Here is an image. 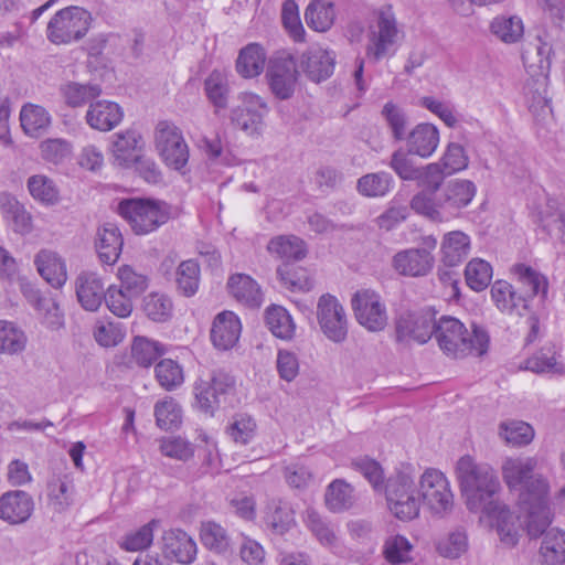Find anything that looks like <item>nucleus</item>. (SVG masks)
Instances as JSON below:
<instances>
[{
    "mask_svg": "<svg viewBox=\"0 0 565 565\" xmlns=\"http://www.w3.org/2000/svg\"><path fill=\"white\" fill-rule=\"evenodd\" d=\"M537 460L533 457H508L501 466V475L510 491H519V508L524 527L532 537L542 535L551 524L548 507L550 484L535 473Z\"/></svg>",
    "mask_w": 565,
    "mask_h": 565,
    "instance_id": "f257e3e1",
    "label": "nucleus"
},
{
    "mask_svg": "<svg viewBox=\"0 0 565 565\" xmlns=\"http://www.w3.org/2000/svg\"><path fill=\"white\" fill-rule=\"evenodd\" d=\"M501 489L493 468L487 463L477 465L471 457H461V491L467 494V508L470 511L487 512L488 505L502 503L493 495Z\"/></svg>",
    "mask_w": 565,
    "mask_h": 565,
    "instance_id": "f03ea898",
    "label": "nucleus"
},
{
    "mask_svg": "<svg viewBox=\"0 0 565 565\" xmlns=\"http://www.w3.org/2000/svg\"><path fill=\"white\" fill-rule=\"evenodd\" d=\"M92 13L79 6H68L56 11L49 20L45 35L54 45H71L82 41L93 24Z\"/></svg>",
    "mask_w": 565,
    "mask_h": 565,
    "instance_id": "7ed1b4c3",
    "label": "nucleus"
},
{
    "mask_svg": "<svg viewBox=\"0 0 565 565\" xmlns=\"http://www.w3.org/2000/svg\"><path fill=\"white\" fill-rule=\"evenodd\" d=\"M388 511L399 521L408 522L419 516L420 498L415 478L405 471L390 477L385 484Z\"/></svg>",
    "mask_w": 565,
    "mask_h": 565,
    "instance_id": "20e7f679",
    "label": "nucleus"
},
{
    "mask_svg": "<svg viewBox=\"0 0 565 565\" xmlns=\"http://www.w3.org/2000/svg\"><path fill=\"white\" fill-rule=\"evenodd\" d=\"M117 211L137 235L149 234L169 220L167 205L150 199L121 200Z\"/></svg>",
    "mask_w": 565,
    "mask_h": 565,
    "instance_id": "39448f33",
    "label": "nucleus"
},
{
    "mask_svg": "<svg viewBox=\"0 0 565 565\" xmlns=\"http://www.w3.org/2000/svg\"><path fill=\"white\" fill-rule=\"evenodd\" d=\"M401 31L392 7H383L375 13L369 28L366 54L375 61L394 52Z\"/></svg>",
    "mask_w": 565,
    "mask_h": 565,
    "instance_id": "423d86ee",
    "label": "nucleus"
},
{
    "mask_svg": "<svg viewBox=\"0 0 565 565\" xmlns=\"http://www.w3.org/2000/svg\"><path fill=\"white\" fill-rule=\"evenodd\" d=\"M419 498L431 514L445 516L454 508V493L446 476L436 469H427L419 477Z\"/></svg>",
    "mask_w": 565,
    "mask_h": 565,
    "instance_id": "0eeeda50",
    "label": "nucleus"
},
{
    "mask_svg": "<svg viewBox=\"0 0 565 565\" xmlns=\"http://www.w3.org/2000/svg\"><path fill=\"white\" fill-rule=\"evenodd\" d=\"M154 147L161 160L171 169L181 171L189 161V147L182 131L167 120L154 128Z\"/></svg>",
    "mask_w": 565,
    "mask_h": 565,
    "instance_id": "6e6552de",
    "label": "nucleus"
},
{
    "mask_svg": "<svg viewBox=\"0 0 565 565\" xmlns=\"http://www.w3.org/2000/svg\"><path fill=\"white\" fill-rule=\"evenodd\" d=\"M299 72L294 57L287 52H278L269 58L266 79L271 94L286 100L294 96L298 86Z\"/></svg>",
    "mask_w": 565,
    "mask_h": 565,
    "instance_id": "1a4fd4ad",
    "label": "nucleus"
},
{
    "mask_svg": "<svg viewBox=\"0 0 565 565\" xmlns=\"http://www.w3.org/2000/svg\"><path fill=\"white\" fill-rule=\"evenodd\" d=\"M354 317L370 332H380L388 322L386 305L381 295L372 289H361L351 299Z\"/></svg>",
    "mask_w": 565,
    "mask_h": 565,
    "instance_id": "9d476101",
    "label": "nucleus"
},
{
    "mask_svg": "<svg viewBox=\"0 0 565 565\" xmlns=\"http://www.w3.org/2000/svg\"><path fill=\"white\" fill-rule=\"evenodd\" d=\"M317 320L324 337L333 343L348 338V316L339 299L330 294L322 295L317 302Z\"/></svg>",
    "mask_w": 565,
    "mask_h": 565,
    "instance_id": "9b49d317",
    "label": "nucleus"
},
{
    "mask_svg": "<svg viewBox=\"0 0 565 565\" xmlns=\"http://www.w3.org/2000/svg\"><path fill=\"white\" fill-rule=\"evenodd\" d=\"M241 104L232 108L231 122L248 135L259 134L264 118L268 114V105L263 97L252 92L238 94Z\"/></svg>",
    "mask_w": 565,
    "mask_h": 565,
    "instance_id": "f8f14e48",
    "label": "nucleus"
},
{
    "mask_svg": "<svg viewBox=\"0 0 565 565\" xmlns=\"http://www.w3.org/2000/svg\"><path fill=\"white\" fill-rule=\"evenodd\" d=\"M411 207L417 213L434 222H445L459 215V193L451 190L434 202L426 193L416 194Z\"/></svg>",
    "mask_w": 565,
    "mask_h": 565,
    "instance_id": "ddd939ff",
    "label": "nucleus"
},
{
    "mask_svg": "<svg viewBox=\"0 0 565 565\" xmlns=\"http://www.w3.org/2000/svg\"><path fill=\"white\" fill-rule=\"evenodd\" d=\"M459 232L452 231L445 235L440 245L438 278L445 286H450L452 296L459 297Z\"/></svg>",
    "mask_w": 565,
    "mask_h": 565,
    "instance_id": "4468645a",
    "label": "nucleus"
},
{
    "mask_svg": "<svg viewBox=\"0 0 565 565\" xmlns=\"http://www.w3.org/2000/svg\"><path fill=\"white\" fill-rule=\"evenodd\" d=\"M436 324L435 312L427 309L401 316L396 330L399 339H412L424 344L434 334Z\"/></svg>",
    "mask_w": 565,
    "mask_h": 565,
    "instance_id": "2eb2a0df",
    "label": "nucleus"
},
{
    "mask_svg": "<svg viewBox=\"0 0 565 565\" xmlns=\"http://www.w3.org/2000/svg\"><path fill=\"white\" fill-rule=\"evenodd\" d=\"M524 85V97L529 110L536 120H545L552 108L547 97L548 74L529 73Z\"/></svg>",
    "mask_w": 565,
    "mask_h": 565,
    "instance_id": "dca6fc26",
    "label": "nucleus"
},
{
    "mask_svg": "<svg viewBox=\"0 0 565 565\" xmlns=\"http://www.w3.org/2000/svg\"><path fill=\"white\" fill-rule=\"evenodd\" d=\"M242 332V322L238 316L230 310L217 313L212 322L210 332L213 345L221 351L234 348Z\"/></svg>",
    "mask_w": 565,
    "mask_h": 565,
    "instance_id": "f3484780",
    "label": "nucleus"
},
{
    "mask_svg": "<svg viewBox=\"0 0 565 565\" xmlns=\"http://www.w3.org/2000/svg\"><path fill=\"white\" fill-rule=\"evenodd\" d=\"M74 285L76 298L82 308L87 311L98 310L107 294L100 276L94 271H82Z\"/></svg>",
    "mask_w": 565,
    "mask_h": 565,
    "instance_id": "a211bd4d",
    "label": "nucleus"
},
{
    "mask_svg": "<svg viewBox=\"0 0 565 565\" xmlns=\"http://www.w3.org/2000/svg\"><path fill=\"white\" fill-rule=\"evenodd\" d=\"M392 265L403 276H425L434 266V256L425 248H408L398 252L393 257Z\"/></svg>",
    "mask_w": 565,
    "mask_h": 565,
    "instance_id": "6ab92c4d",
    "label": "nucleus"
},
{
    "mask_svg": "<svg viewBox=\"0 0 565 565\" xmlns=\"http://www.w3.org/2000/svg\"><path fill=\"white\" fill-rule=\"evenodd\" d=\"M33 508V499L25 491H8L0 497V520L21 524L31 516Z\"/></svg>",
    "mask_w": 565,
    "mask_h": 565,
    "instance_id": "aec40b11",
    "label": "nucleus"
},
{
    "mask_svg": "<svg viewBox=\"0 0 565 565\" xmlns=\"http://www.w3.org/2000/svg\"><path fill=\"white\" fill-rule=\"evenodd\" d=\"M334 54L319 45L309 47L300 58V66L312 82H322L334 70Z\"/></svg>",
    "mask_w": 565,
    "mask_h": 565,
    "instance_id": "412c9836",
    "label": "nucleus"
},
{
    "mask_svg": "<svg viewBox=\"0 0 565 565\" xmlns=\"http://www.w3.org/2000/svg\"><path fill=\"white\" fill-rule=\"evenodd\" d=\"M0 212L14 233L28 235L32 232V215L11 193H0Z\"/></svg>",
    "mask_w": 565,
    "mask_h": 565,
    "instance_id": "4be33fe9",
    "label": "nucleus"
},
{
    "mask_svg": "<svg viewBox=\"0 0 565 565\" xmlns=\"http://www.w3.org/2000/svg\"><path fill=\"white\" fill-rule=\"evenodd\" d=\"M124 113L117 103L97 100L90 103L86 111L87 125L99 131H110L122 120Z\"/></svg>",
    "mask_w": 565,
    "mask_h": 565,
    "instance_id": "5701e85b",
    "label": "nucleus"
},
{
    "mask_svg": "<svg viewBox=\"0 0 565 565\" xmlns=\"http://www.w3.org/2000/svg\"><path fill=\"white\" fill-rule=\"evenodd\" d=\"M34 265L40 276L52 287L61 288L65 285L66 265L56 252L41 249L34 257Z\"/></svg>",
    "mask_w": 565,
    "mask_h": 565,
    "instance_id": "b1692460",
    "label": "nucleus"
},
{
    "mask_svg": "<svg viewBox=\"0 0 565 565\" xmlns=\"http://www.w3.org/2000/svg\"><path fill=\"white\" fill-rule=\"evenodd\" d=\"M497 529L501 543L507 547H514L519 542V527L515 525V518L504 503H492L484 512Z\"/></svg>",
    "mask_w": 565,
    "mask_h": 565,
    "instance_id": "393cba45",
    "label": "nucleus"
},
{
    "mask_svg": "<svg viewBox=\"0 0 565 565\" xmlns=\"http://www.w3.org/2000/svg\"><path fill=\"white\" fill-rule=\"evenodd\" d=\"M227 288L237 302L248 308H259L264 301L260 286L248 275H232L228 278Z\"/></svg>",
    "mask_w": 565,
    "mask_h": 565,
    "instance_id": "a878e982",
    "label": "nucleus"
},
{
    "mask_svg": "<svg viewBox=\"0 0 565 565\" xmlns=\"http://www.w3.org/2000/svg\"><path fill=\"white\" fill-rule=\"evenodd\" d=\"M141 135L128 129L114 135L111 153L116 164L125 168L132 167L134 162L141 156Z\"/></svg>",
    "mask_w": 565,
    "mask_h": 565,
    "instance_id": "bb28decb",
    "label": "nucleus"
},
{
    "mask_svg": "<svg viewBox=\"0 0 565 565\" xmlns=\"http://www.w3.org/2000/svg\"><path fill=\"white\" fill-rule=\"evenodd\" d=\"M491 299L503 313L522 316L527 310V299L518 295L513 286L507 280H495L490 289Z\"/></svg>",
    "mask_w": 565,
    "mask_h": 565,
    "instance_id": "cd10ccee",
    "label": "nucleus"
},
{
    "mask_svg": "<svg viewBox=\"0 0 565 565\" xmlns=\"http://www.w3.org/2000/svg\"><path fill=\"white\" fill-rule=\"evenodd\" d=\"M122 236L114 223H104L97 231L95 247L99 259L104 264H115L122 248Z\"/></svg>",
    "mask_w": 565,
    "mask_h": 565,
    "instance_id": "c85d7f7f",
    "label": "nucleus"
},
{
    "mask_svg": "<svg viewBox=\"0 0 565 565\" xmlns=\"http://www.w3.org/2000/svg\"><path fill=\"white\" fill-rule=\"evenodd\" d=\"M306 526L310 530L318 542L337 554L344 552V546L338 535L335 527L323 520L313 509H308L303 518Z\"/></svg>",
    "mask_w": 565,
    "mask_h": 565,
    "instance_id": "c756f323",
    "label": "nucleus"
},
{
    "mask_svg": "<svg viewBox=\"0 0 565 565\" xmlns=\"http://www.w3.org/2000/svg\"><path fill=\"white\" fill-rule=\"evenodd\" d=\"M163 550L167 557L181 564H191L196 557V543L181 530H170L163 535Z\"/></svg>",
    "mask_w": 565,
    "mask_h": 565,
    "instance_id": "7c9ffc66",
    "label": "nucleus"
},
{
    "mask_svg": "<svg viewBox=\"0 0 565 565\" xmlns=\"http://www.w3.org/2000/svg\"><path fill=\"white\" fill-rule=\"evenodd\" d=\"M439 145V131L431 124H418L407 137L408 153L427 159L433 156Z\"/></svg>",
    "mask_w": 565,
    "mask_h": 565,
    "instance_id": "2f4dec72",
    "label": "nucleus"
},
{
    "mask_svg": "<svg viewBox=\"0 0 565 565\" xmlns=\"http://www.w3.org/2000/svg\"><path fill=\"white\" fill-rule=\"evenodd\" d=\"M264 522L271 532L282 535L296 524L295 511L287 501L271 499L265 508Z\"/></svg>",
    "mask_w": 565,
    "mask_h": 565,
    "instance_id": "473e14b6",
    "label": "nucleus"
},
{
    "mask_svg": "<svg viewBox=\"0 0 565 565\" xmlns=\"http://www.w3.org/2000/svg\"><path fill=\"white\" fill-rule=\"evenodd\" d=\"M557 358L558 353L555 344L548 343L534 355L526 359L520 369L527 370L536 374L553 373L563 375L565 374V365L559 362Z\"/></svg>",
    "mask_w": 565,
    "mask_h": 565,
    "instance_id": "72a5a7b5",
    "label": "nucleus"
},
{
    "mask_svg": "<svg viewBox=\"0 0 565 565\" xmlns=\"http://www.w3.org/2000/svg\"><path fill=\"white\" fill-rule=\"evenodd\" d=\"M267 252L281 260L297 262L305 258L307 247L305 241L296 235H278L268 242Z\"/></svg>",
    "mask_w": 565,
    "mask_h": 565,
    "instance_id": "f704fd0d",
    "label": "nucleus"
},
{
    "mask_svg": "<svg viewBox=\"0 0 565 565\" xmlns=\"http://www.w3.org/2000/svg\"><path fill=\"white\" fill-rule=\"evenodd\" d=\"M266 51L257 43H249L243 47L236 60V72L244 78L259 76L265 67Z\"/></svg>",
    "mask_w": 565,
    "mask_h": 565,
    "instance_id": "c9c22d12",
    "label": "nucleus"
},
{
    "mask_svg": "<svg viewBox=\"0 0 565 565\" xmlns=\"http://www.w3.org/2000/svg\"><path fill=\"white\" fill-rule=\"evenodd\" d=\"M28 345L25 331L14 321L0 319V354H22Z\"/></svg>",
    "mask_w": 565,
    "mask_h": 565,
    "instance_id": "e433bc0d",
    "label": "nucleus"
},
{
    "mask_svg": "<svg viewBox=\"0 0 565 565\" xmlns=\"http://www.w3.org/2000/svg\"><path fill=\"white\" fill-rule=\"evenodd\" d=\"M265 322L276 338L285 341L294 339L296 333V323L291 315L282 306H269L265 310Z\"/></svg>",
    "mask_w": 565,
    "mask_h": 565,
    "instance_id": "4c0bfd02",
    "label": "nucleus"
},
{
    "mask_svg": "<svg viewBox=\"0 0 565 565\" xmlns=\"http://www.w3.org/2000/svg\"><path fill=\"white\" fill-rule=\"evenodd\" d=\"M532 46V50H526L522 55L527 73L548 74L552 55L551 42L546 36L539 35Z\"/></svg>",
    "mask_w": 565,
    "mask_h": 565,
    "instance_id": "58836bf2",
    "label": "nucleus"
},
{
    "mask_svg": "<svg viewBox=\"0 0 565 565\" xmlns=\"http://www.w3.org/2000/svg\"><path fill=\"white\" fill-rule=\"evenodd\" d=\"M20 121L25 135L38 138L50 127L51 115L42 106L26 104L21 108Z\"/></svg>",
    "mask_w": 565,
    "mask_h": 565,
    "instance_id": "ea45409f",
    "label": "nucleus"
},
{
    "mask_svg": "<svg viewBox=\"0 0 565 565\" xmlns=\"http://www.w3.org/2000/svg\"><path fill=\"white\" fill-rule=\"evenodd\" d=\"M542 534H544L540 547L542 563L545 565H562L565 562V532L551 529Z\"/></svg>",
    "mask_w": 565,
    "mask_h": 565,
    "instance_id": "a19ab883",
    "label": "nucleus"
},
{
    "mask_svg": "<svg viewBox=\"0 0 565 565\" xmlns=\"http://www.w3.org/2000/svg\"><path fill=\"white\" fill-rule=\"evenodd\" d=\"M26 188L32 199L44 206L55 205L60 201V190L55 181L45 174L31 175Z\"/></svg>",
    "mask_w": 565,
    "mask_h": 565,
    "instance_id": "79ce46f5",
    "label": "nucleus"
},
{
    "mask_svg": "<svg viewBox=\"0 0 565 565\" xmlns=\"http://www.w3.org/2000/svg\"><path fill=\"white\" fill-rule=\"evenodd\" d=\"M49 504L54 511L67 510L75 499V487L71 479L65 477L53 478L47 483Z\"/></svg>",
    "mask_w": 565,
    "mask_h": 565,
    "instance_id": "37998d69",
    "label": "nucleus"
},
{
    "mask_svg": "<svg viewBox=\"0 0 565 565\" xmlns=\"http://www.w3.org/2000/svg\"><path fill=\"white\" fill-rule=\"evenodd\" d=\"M490 32L507 44L518 43L524 34V24L518 15H498L490 23Z\"/></svg>",
    "mask_w": 565,
    "mask_h": 565,
    "instance_id": "c03bdc74",
    "label": "nucleus"
},
{
    "mask_svg": "<svg viewBox=\"0 0 565 565\" xmlns=\"http://www.w3.org/2000/svg\"><path fill=\"white\" fill-rule=\"evenodd\" d=\"M324 501L332 512L349 510L355 501L354 490L345 480L335 479L327 487Z\"/></svg>",
    "mask_w": 565,
    "mask_h": 565,
    "instance_id": "a18cd8bd",
    "label": "nucleus"
},
{
    "mask_svg": "<svg viewBox=\"0 0 565 565\" xmlns=\"http://www.w3.org/2000/svg\"><path fill=\"white\" fill-rule=\"evenodd\" d=\"M156 425L163 430H172L180 427L183 412L181 405L171 396L159 399L153 406Z\"/></svg>",
    "mask_w": 565,
    "mask_h": 565,
    "instance_id": "49530a36",
    "label": "nucleus"
},
{
    "mask_svg": "<svg viewBox=\"0 0 565 565\" xmlns=\"http://www.w3.org/2000/svg\"><path fill=\"white\" fill-rule=\"evenodd\" d=\"M434 334L439 348L450 356L456 358L459 345V322L452 317H443L436 324Z\"/></svg>",
    "mask_w": 565,
    "mask_h": 565,
    "instance_id": "de8ad7c7",
    "label": "nucleus"
},
{
    "mask_svg": "<svg viewBox=\"0 0 565 565\" xmlns=\"http://www.w3.org/2000/svg\"><path fill=\"white\" fill-rule=\"evenodd\" d=\"M334 18L333 4L323 0L312 1L305 12L308 26L318 32L328 31L332 26Z\"/></svg>",
    "mask_w": 565,
    "mask_h": 565,
    "instance_id": "09e8293b",
    "label": "nucleus"
},
{
    "mask_svg": "<svg viewBox=\"0 0 565 565\" xmlns=\"http://www.w3.org/2000/svg\"><path fill=\"white\" fill-rule=\"evenodd\" d=\"M220 384L228 385L230 382L225 376H213L211 381L200 379L194 383V396L200 409L205 413H213L218 404L217 385Z\"/></svg>",
    "mask_w": 565,
    "mask_h": 565,
    "instance_id": "8fccbe9b",
    "label": "nucleus"
},
{
    "mask_svg": "<svg viewBox=\"0 0 565 565\" xmlns=\"http://www.w3.org/2000/svg\"><path fill=\"white\" fill-rule=\"evenodd\" d=\"M204 90L215 108H226L230 92L227 74L218 70L212 71L204 81Z\"/></svg>",
    "mask_w": 565,
    "mask_h": 565,
    "instance_id": "3c124183",
    "label": "nucleus"
},
{
    "mask_svg": "<svg viewBox=\"0 0 565 565\" xmlns=\"http://www.w3.org/2000/svg\"><path fill=\"white\" fill-rule=\"evenodd\" d=\"M493 275L492 266L484 259L473 258L465 268V280L467 286L476 291L481 292L488 288Z\"/></svg>",
    "mask_w": 565,
    "mask_h": 565,
    "instance_id": "603ef678",
    "label": "nucleus"
},
{
    "mask_svg": "<svg viewBox=\"0 0 565 565\" xmlns=\"http://www.w3.org/2000/svg\"><path fill=\"white\" fill-rule=\"evenodd\" d=\"M164 353L162 344L146 337H135L131 343V359L142 367H149Z\"/></svg>",
    "mask_w": 565,
    "mask_h": 565,
    "instance_id": "864d4df0",
    "label": "nucleus"
},
{
    "mask_svg": "<svg viewBox=\"0 0 565 565\" xmlns=\"http://www.w3.org/2000/svg\"><path fill=\"white\" fill-rule=\"evenodd\" d=\"M200 274V266L196 260L181 262L175 271L178 290L185 297L194 296L199 290Z\"/></svg>",
    "mask_w": 565,
    "mask_h": 565,
    "instance_id": "5fc2aeb1",
    "label": "nucleus"
},
{
    "mask_svg": "<svg viewBox=\"0 0 565 565\" xmlns=\"http://www.w3.org/2000/svg\"><path fill=\"white\" fill-rule=\"evenodd\" d=\"M463 323L461 322V330ZM466 335H461V353L472 356H482L489 348V334L480 326L475 322L470 323V331L465 330ZM461 334L463 332L461 331Z\"/></svg>",
    "mask_w": 565,
    "mask_h": 565,
    "instance_id": "6e6d98bb",
    "label": "nucleus"
},
{
    "mask_svg": "<svg viewBox=\"0 0 565 565\" xmlns=\"http://www.w3.org/2000/svg\"><path fill=\"white\" fill-rule=\"evenodd\" d=\"M159 526V520H151L141 527L127 533L119 541V546L127 552H138L148 548L153 541V532Z\"/></svg>",
    "mask_w": 565,
    "mask_h": 565,
    "instance_id": "4d7b16f0",
    "label": "nucleus"
},
{
    "mask_svg": "<svg viewBox=\"0 0 565 565\" xmlns=\"http://www.w3.org/2000/svg\"><path fill=\"white\" fill-rule=\"evenodd\" d=\"M65 103L71 107H81L87 102L97 98L102 88L97 84H79L70 82L61 87Z\"/></svg>",
    "mask_w": 565,
    "mask_h": 565,
    "instance_id": "13d9d810",
    "label": "nucleus"
},
{
    "mask_svg": "<svg viewBox=\"0 0 565 565\" xmlns=\"http://www.w3.org/2000/svg\"><path fill=\"white\" fill-rule=\"evenodd\" d=\"M500 437L509 445L525 446L534 438V429L522 420L502 422L499 426Z\"/></svg>",
    "mask_w": 565,
    "mask_h": 565,
    "instance_id": "bf43d9fd",
    "label": "nucleus"
},
{
    "mask_svg": "<svg viewBox=\"0 0 565 565\" xmlns=\"http://www.w3.org/2000/svg\"><path fill=\"white\" fill-rule=\"evenodd\" d=\"M393 184V179L387 172L369 173L358 181V191L366 198H380L386 195Z\"/></svg>",
    "mask_w": 565,
    "mask_h": 565,
    "instance_id": "052dcab7",
    "label": "nucleus"
},
{
    "mask_svg": "<svg viewBox=\"0 0 565 565\" xmlns=\"http://www.w3.org/2000/svg\"><path fill=\"white\" fill-rule=\"evenodd\" d=\"M142 308L152 321L166 322L172 317L173 303L168 295L151 292L145 297Z\"/></svg>",
    "mask_w": 565,
    "mask_h": 565,
    "instance_id": "680f3d73",
    "label": "nucleus"
},
{
    "mask_svg": "<svg viewBox=\"0 0 565 565\" xmlns=\"http://www.w3.org/2000/svg\"><path fill=\"white\" fill-rule=\"evenodd\" d=\"M200 537L202 544L215 553H224L230 547V537L225 529L213 521H206L201 524Z\"/></svg>",
    "mask_w": 565,
    "mask_h": 565,
    "instance_id": "e2e57ef3",
    "label": "nucleus"
},
{
    "mask_svg": "<svg viewBox=\"0 0 565 565\" xmlns=\"http://www.w3.org/2000/svg\"><path fill=\"white\" fill-rule=\"evenodd\" d=\"M154 375L166 391H173L184 382L182 366L171 359H163L154 366Z\"/></svg>",
    "mask_w": 565,
    "mask_h": 565,
    "instance_id": "0e129e2a",
    "label": "nucleus"
},
{
    "mask_svg": "<svg viewBox=\"0 0 565 565\" xmlns=\"http://www.w3.org/2000/svg\"><path fill=\"white\" fill-rule=\"evenodd\" d=\"M413 544L403 535L396 534L386 539L383 553L385 559L393 564H404L413 561Z\"/></svg>",
    "mask_w": 565,
    "mask_h": 565,
    "instance_id": "69168bd1",
    "label": "nucleus"
},
{
    "mask_svg": "<svg viewBox=\"0 0 565 565\" xmlns=\"http://www.w3.org/2000/svg\"><path fill=\"white\" fill-rule=\"evenodd\" d=\"M226 431L236 444H249L257 431L256 420L248 414H236L232 417Z\"/></svg>",
    "mask_w": 565,
    "mask_h": 565,
    "instance_id": "338daca9",
    "label": "nucleus"
},
{
    "mask_svg": "<svg viewBox=\"0 0 565 565\" xmlns=\"http://www.w3.org/2000/svg\"><path fill=\"white\" fill-rule=\"evenodd\" d=\"M277 275L281 284L291 291H310L313 286V279L301 268H291L288 264H282L277 268Z\"/></svg>",
    "mask_w": 565,
    "mask_h": 565,
    "instance_id": "774afa93",
    "label": "nucleus"
}]
</instances>
